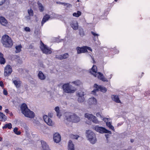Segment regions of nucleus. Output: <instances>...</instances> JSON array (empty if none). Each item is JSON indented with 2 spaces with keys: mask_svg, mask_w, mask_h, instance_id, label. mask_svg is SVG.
<instances>
[{
  "mask_svg": "<svg viewBox=\"0 0 150 150\" xmlns=\"http://www.w3.org/2000/svg\"><path fill=\"white\" fill-rule=\"evenodd\" d=\"M62 88L64 91L66 93H72L76 91V89L69 83H65L63 85Z\"/></svg>",
  "mask_w": 150,
  "mask_h": 150,
  "instance_id": "4",
  "label": "nucleus"
},
{
  "mask_svg": "<svg viewBox=\"0 0 150 150\" xmlns=\"http://www.w3.org/2000/svg\"><path fill=\"white\" fill-rule=\"evenodd\" d=\"M90 56H91V57L92 59V60H93V62H94L95 61L94 60V58H93L91 55H90Z\"/></svg>",
  "mask_w": 150,
  "mask_h": 150,
  "instance_id": "58",
  "label": "nucleus"
},
{
  "mask_svg": "<svg viewBox=\"0 0 150 150\" xmlns=\"http://www.w3.org/2000/svg\"><path fill=\"white\" fill-rule=\"evenodd\" d=\"M106 124L107 126L110 129H111L113 131H114V127L111 125V122H106Z\"/></svg>",
  "mask_w": 150,
  "mask_h": 150,
  "instance_id": "38",
  "label": "nucleus"
},
{
  "mask_svg": "<svg viewBox=\"0 0 150 150\" xmlns=\"http://www.w3.org/2000/svg\"><path fill=\"white\" fill-rule=\"evenodd\" d=\"M3 140V138L2 137L0 136V142H1Z\"/></svg>",
  "mask_w": 150,
  "mask_h": 150,
  "instance_id": "56",
  "label": "nucleus"
},
{
  "mask_svg": "<svg viewBox=\"0 0 150 150\" xmlns=\"http://www.w3.org/2000/svg\"><path fill=\"white\" fill-rule=\"evenodd\" d=\"M84 99V97H78V100L79 102L81 103L83 102Z\"/></svg>",
  "mask_w": 150,
  "mask_h": 150,
  "instance_id": "40",
  "label": "nucleus"
},
{
  "mask_svg": "<svg viewBox=\"0 0 150 150\" xmlns=\"http://www.w3.org/2000/svg\"><path fill=\"white\" fill-rule=\"evenodd\" d=\"M71 83L77 86H79L81 84V81L78 80L75 81H73Z\"/></svg>",
  "mask_w": 150,
  "mask_h": 150,
  "instance_id": "34",
  "label": "nucleus"
},
{
  "mask_svg": "<svg viewBox=\"0 0 150 150\" xmlns=\"http://www.w3.org/2000/svg\"><path fill=\"white\" fill-rule=\"evenodd\" d=\"M1 42L3 45L6 47H11L13 44L11 38L7 35H4L2 36Z\"/></svg>",
  "mask_w": 150,
  "mask_h": 150,
  "instance_id": "2",
  "label": "nucleus"
},
{
  "mask_svg": "<svg viewBox=\"0 0 150 150\" xmlns=\"http://www.w3.org/2000/svg\"><path fill=\"white\" fill-rule=\"evenodd\" d=\"M45 125H47L49 126H53L54 125V122H45ZM44 127H45V128H46L47 127L45 125L44 126Z\"/></svg>",
  "mask_w": 150,
  "mask_h": 150,
  "instance_id": "41",
  "label": "nucleus"
},
{
  "mask_svg": "<svg viewBox=\"0 0 150 150\" xmlns=\"http://www.w3.org/2000/svg\"><path fill=\"white\" fill-rule=\"evenodd\" d=\"M70 25L74 30H77L78 28V24L76 21H72L70 24Z\"/></svg>",
  "mask_w": 150,
  "mask_h": 150,
  "instance_id": "17",
  "label": "nucleus"
},
{
  "mask_svg": "<svg viewBox=\"0 0 150 150\" xmlns=\"http://www.w3.org/2000/svg\"><path fill=\"white\" fill-rule=\"evenodd\" d=\"M64 118L68 121H70V120H75L76 119L78 118L75 114H72L70 112H66L64 114Z\"/></svg>",
  "mask_w": 150,
  "mask_h": 150,
  "instance_id": "6",
  "label": "nucleus"
},
{
  "mask_svg": "<svg viewBox=\"0 0 150 150\" xmlns=\"http://www.w3.org/2000/svg\"><path fill=\"white\" fill-rule=\"evenodd\" d=\"M119 52V51L117 50H116V53H118Z\"/></svg>",
  "mask_w": 150,
  "mask_h": 150,
  "instance_id": "60",
  "label": "nucleus"
},
{
  "mask_svg": "<svg viewBox=\"0 0 150 150\" xmlns=\"http://www.w3.org/2000/svg\"><path fill=\"white\" fill-rule=\"evenodd\" d=\"M58 16L56 14H54V16H53V17H52V16L51 17V18H56Z\"/></svg>",
  "mask_w": 150,
  "mask_h": 150,
  "instance_id": "49",
  "label": "nucleus"
},
{
  "mask_svg": "<svg viewBox=\"0 0 150 150\" xmlns=\"http://www.w3.org/2000/svg\"><path fill=\"white\" fill-rule=\"evenodd\" d=\"M12 71V69L11 66L9 65H7L4 68V76H9L11 74Z\"/></svg>",
  "mask_w": 150,
  "mask_h": 150,
  "instance_id": "11",
  "label": "nucleus"
},
{
  "mask_svg": "<svg viewBox=\"0 0 150 150\" xmlns=\"http://www.w3.org/2000/svg\"><path fill=\"white\" fill-rule=\"evenodd\" d=\"M0 23L2 25L5 26H7L8 25L7 20L2 16H0Z\"/></svg>",
  "mask_w": 150,
  "mask_h": 150,
  "instance_id": "15",
  "label": "nucleus"
},
{
  "mask_svg": "<svg viewBox=\"0 0 150 150\" xmlns=\"http://www.w3.org/2000/svg\"><path fill=\"white\" fill-rule=\"evenodd\" d=\"M41 142L43 150H49L50 149L48 145L44 141H41Z\"/></svg>",
  "mask_w": 150,
  "mask_h": 150,
  "instance_id": "19",
  "label": "nucleus"
},
{
  "mask_svg": "<svg viewBox=\"0 0 150 150\" xmlns=\"http://www.w3.org/2000/svg\"><path fill=\"white\" fill-rule=\"evenodd\" d=\"M79 136L78 135H75L72 134L71 135V137L72 139H78V138H79Z\"/></svg>",
  "mask_w": 150,
  "mask_h": 150,
  "instance_id": "43",
  "label": "nucleus"
},
{
  "mask_svg": "<svg viewBox=\"0 0 150 150\" xmlns=\"http://www.w3.org/2000/svg\"><path fill=\"white\" fill-rule=\"evenodd\" d=\"M35 33L36 35H38V34H40V33H39L38 32V31H36V30H35Z\"/></svg>",
  "mask_w": 150,
  "mask_h": 150,
  "instance_id": "51",
  "label": "nucleus"
},
{
  "mask_svg": "<svg viewBox=\"0 0 150 150\" xmlns=\"http://www.w3.org/2000/svg\"><path fill=\"white\" fill-rule=\"evenodd\" d=\"M44 120L45 122H52L51 118L47 115H44L43 116Z\"/></svg>",
  "mask_w": 150,
  "mask_h": 150,
  "instance_id": "29",
  "label": "nucleus"
},
{
  "mask_svg": "<svg viewBox=\"0 0 150 150\" xmlns=\"http://www.w3.org/2000/svg\"><path fill=\"white\" fill-rule=\"evenodd\" d=\"M77 1H79V0H77Z\"/></svg>",
  "mask_w": 150,
  "mask_h": 150,
  "instance_id": "64",
  "label": "nucleus"
},
{
  "mask_svg": "<svg viewBox=\"0 0 150 150\" xmlns=\"http://www.w3.org/2000/svg\"><path fill=\"white\" fill-rule=\"evenodd\" d=\"M54 110L56 112L57 116L60 118L62 116V114L60 112L59 107L58 106L54 108Z\"/></svg>",
  "mask_w": 150,
  "mask_h": 150,
  "instance_id": "27",
  "label": "nucleus"
},
{
  "mask_svg": "<svg viewBox=\"0 0 150 150\" xmlns=\"http://www.w3.org/2000/svg\"><path fill=\"white\" fill-rule=\"evenodd\" d=\"M69 56V55L67 53H65L63 54L60 55H56L55 56V58L59 59H65L68 58Z\"/></svg>",
  "mask_w": 150,
  "mask_h": 150,
  "instance_id": "16",
  "label": "nucleus"
},
{
  "mask_svg": "<svg viewBox=\"0 0 150 150\" xmlns=\"http://www.w3.org/2000/svg\"><path fill=\"white\" fill-rule=\"evenodd\" d=\"M37 4L38 5V8L39 11L40 12H43L45 10V8L44 6L39 1L38 2Z\"/></svg>",
  "mask_w": 150,
  "mask_h": 150,
  "instance_id": "22",
  "label": "nucleus"
},
{
  "mask_svg": "<svg viewBox=\"0 0 150 150\" xmlns=\"http://www.w3.org/2000/svg\"><path fill=\"white\" fill-rule=\"evenodd\" d=\"M13 131L14 133L17 135H19L21 134V132L19 131H18V128L16 127L14 129Z\"/></svg>",
  "mask_w": 150,
  "mask_h": 150,
  "instance_id": "37",
  "label": "nucleus"
},
{
  "mask_svg": "<svg viewBox=\"0 0 150 150\" xmlns=\"http://www.w3.org/2000/svg\"><path fill=\"white\" fill-rule=\"evenodd\" d=\"M38 76V78L41 80H44L46 78V76L41 71L39 72Z\"/></svg>",
  "mask_w": 150,
  "mask_h": 150,
  "instance_id": "21",
  "label": "nucleus"
},
{
  "mask_svg": "<svg viewBox=\"0 0 150 150\" xmlns=\"http://www.w3.org/2000/svg\"><path fill=\"white\" fill-rule=\"evenodd\" d=\"M68 150H74V145L71 140H69L68 143Z\"/></svg>",
  "mask_w": 150,
  "mask_h": 150,
  "instance_id": "20",
  "label": "nucleus"
},
{
  "mask_svg": "<svg viewBox=\"0 0 150 150\" xmlns=\"http://www.w3.org/2000/svg\"><path fill=\"white\" fill-rule=\"evenodd\" d=\"M2 107L1 105H0V111L2 110Z\"/></svg>",
  "mask_w": 150,
  "mask_h": 150,
  "instance_id": "59",
  "label": "nucleus"
},
{
  "mask_svg": "<svg viewBox=\"0 0 150 150\" xmlns=\"http://www.w3.org/2000/svg\"><path fill=\"white\" fill-rule=\"evenodd\" d=\"M21 45H17L15 47V52L16 53L19 52L21 51Z\"/></svg>",
  "mask_w": 150,
  "mask_h": 150,
  "instance_id": "31",
  "label": "nucleus"
},
{
  "mask_svg": "<svg viewBox=\"0 0 150 150\" xmlns=\"http://www.w3.org/2000/svg\"><path fill=\"white\" fill-rule=\"evenodd\" d=\"M24 30L26 32H28V28L27 27H26L25 28Z\"/></svg>",
  "mask_w": 150,
  "mask_h": 150,
  "instance_id": "53",
  "label": "nucleus"
},
{
  "mask_svg": "<svg viewBox=\"0 0 150 150\" xmlns=\"http://www.w3.org/2000/svg\"><path fill=\"white\" fill-rule=\"evenodd\" d=\"M118 0H115V1H117Z\"/></svg>",
  "mask_w": 150,
  "mask_h": 150,
  "instance_id": "63",
  "label": "nucleus"
},
{
  "mask_svg": "<svg viewBox=\"0 0 150 150\" xmlns=\"http://www.w3.org/2000/svg\"><path fill=\"white\" fill-rule=\"evenodd\" d=\"M97 69L96 66L93 65L91 68L90 73L92 75H93L95 77H97L98 78L103 81H108V79L105 78L103 76V74L100 72H97Z\"/></svg>",
  "mask_w": 150,
  "mask_h": 150,
  "instance_id": "1",
  "label": "nucleus"
},
{
  "mask_svg": "<svg viewBox=\"0 0 150 150\" xmlns=\"http://www.w3.org/2000/svg\"><path fill=\"white\" fill-rule=\"evenodd\" d=\"M94 129L97 132L101 133H109L111 134V132L103 127L97 126L94 127Z\"/></svg>",
  "mask_w": 150,
  "mask_h": 150,
  "instance_id": "7",
  "label": "nucleus"
},
{
  "mask_svg": "<svg viewBox=\"0 0 150 150\" xmlns=\"http://www.w3.org/2000/svg\"><path fill=\"white\" fill-rule=\"evenodd\" d=\"M9 111L8 109H6L5 110V112L6 113H8Z\"/></svg>",
  "mask_w": 150,
  "mask_h": 150,
  "instance_id": "52",
  "label": "nucleus"
},
{
  "mask_svg": "<svg viewBox=\"0 0 150 150\" xmlns=\"http://www.w3.org/2000/svg\"><path fill=\"white\" fill-rule=\"evenodd\" d=\"M94 87L95 89L92 91V93L93 94H95V93L99 90L103 92H105L107 91V89L101 86H98L96 84L94 85Z\"/></svg>",
  "mask_w": 150,
  "mask_h": 150,
  "instance_id": "9",
  "label": "nucleus"
},
{
  "mask_svg": "<svg viewBox=\"0 0 150 150\" xmlns=\"http://www.w3.org/2000/svg\"><path fill=\"white\" fill-rule=\"evenodd\" d=\"M7 117L2 112H0V120L2 121H6Z\"/></svg>",
  "mask_w": 150,
  "mask_h": 150,
  "instance_id": "25",
  "label": "nucleus"
},
{
  "mask_svg": "<svg viewBox=\"0 0 150 150\" xmlns=\"http://www.w3.org/2000/svg\"><path fill=\"white\" fill-rule=\"evenodd\" d=\"M79 33L81 36H83L84 35V33L83 30L82 28H80L79 30Z\"/></svg>",
  "mask_w": 150,
  "mask_h": 150,
  "instance_id": "42",
  "label": "nucleus"
},
{
  "mask_svg": "<svg viewBox=\"0 0 150 150\" xmlns=\"http://www.w3.org/2000/svg\"><path fill=\"white\" fill-rule=\"evenodd\" d=\"M101 112H98L96 113V115L97 117H100L101 119L104 122H110L112 121L111 119L108 116H107L106 117H103L102 115Z\"/></svg>",
  "mask_w": 150,
  "mask_h": 150,
  "instance_id": "13",
  "label": "nucleus"
},
{
  "mask_svg": "<svg viewBox=\"0 0 150 150\" xmlns=\"http://www.w3.org/2000/svg\"><path fill=\"white\" fill-rule=\"evenodd\" d=\"M61 139V136L59 133H56L54 134L53 135V140L54 142L58 143L60 142Z\"/></svg>",
  "mask_w": 150,
  "mask_h": 150,
  "instance_id": "14",
  "label": "nucleus"
},
{
  "mask_svg": "<svg viewBox=\"0 0 150 150\" xmlns=\"http://www.w3.org/2000/svg\"><path fill=\"white\" fill-rule=\"evenodd\" d=\"M81 14V11H78L77 12H75L73 14V15L74 16L76 17H78L80 16Z\"/></svg>",
  "mask_w": 150,
  "mask_h": 150,
  "instance_id": "33",
  "label": "nucleus"
},
{
  "mask_svg": "<svg viewBox=\"0 0 150 150\" xmlns=\"http://www.w3.org/2000/svg\"><path fill=\"white\" fill-rule=\"evenodd\" d=\"M48 116L49 117V118H52L53 116V114L52 113H48Z\"/></svg>",
  "mask_w": 150,
  "mask_h": 150,
  "instance_id": "46",
  "label": "nucleus"
},
{
  "mask_svg": "<svg viewBox=\"0 0 150 150\" xmlns=\"http://www.w3.org/2000/svg\"><path fill=\"white\" fill-rule=\"evenodd\" d=\"M34 13L33 11L31 9H30L29 11V16H33Z\"/></svg>",
  "mask_w": 150,
  "mask_h": 150,
  "instance_id": "44",
  "label": "nucleus"
},
{
  "mask_svg": "<svg viewBox=\"0 0 150 150\" xmlns=\"http://www.w3.org/2000/svg\"><path fill=\"white\" fill-rule=\"evenodd\" d=\"M13 83L16 88H18L20 87L21 83L20 81L19 80H14L13 81Z\"/></svg>",
  "mask_w": 150,
  "mask_h": 150,
  "instance_id": "30",
  "label": "nucleus"
},
{
  "mask_svg": "<svg viewBox=\"0 0 150 150\" xmlns=\"http://www.w3.org/2000/svg\"><path fill=\"white\" fill-rule=\"evenodd\" d=\"M33 46L32 45H30L29 47V48H31V49H32L33 47Z\"/></svg>",
  "mask_w": 150,
  "mask_h": 150,
  "instance_id": "55",
  "label": "nucleus"
},
{
  "mask_svg": "<svg viewBox=\"0 0 150 150\" xmlns=\"http://www.w3.org/2000/svg\"><path fill=\"white\" fill-rule=\"evenodd\" d=\"M78 54H80L85 53L87 51V50L91 51H92V50L90 47L86 46H84L83 47H77L76 48Z\"/></svg>",
  "mask_w": 150,
  "mask_h": 150,
  "instance_id": "10",
  "label": "nucleus"
},
{
  "mask_svg": "<svg viewBox=\"0 0 150 150\" xmlns=\"http://www.w3.org/2000/svg\"><path fill=\"white\" fill-rule=\"evenodd\" d=\"M5 0H0V6L3 4L5 2Z\"/></svg>",
  "mask_w": 150,
  "mask_h": 150,
  "instance_id": "47",
  "label": "nucleus"
},
{
  "mask_svg": "<svg viewBox=\"0 0 150 150\" xmlns=\"http://www.w3.org/2000/svg\"><path fill=\"white\" fill-rule=\"evenodd\" d=\"M77 95L78 97H84V92L82 91L78 92Z\"/></svg>",
  "mask_w": 150,
  "mask_h": 150,
  "instance_id": "39",
  "label": "nucleus"
},
{
  "mask_svg": "<svg viewBox=\"0 0 150 150\" xmlns=\"http://www.w3.org/2000/svg\"><path fill=\"white\" fill-rule=\"evenodd\" d=\"M7 128H8L9 129H11L12 128V125L11 123L6 124L3 127V129H6Z\"/></svg>",
  "mask_w": 150,
  "mask_h": 150,
  "instance_id": "36",
  "label": "nucleus"
},
{
  "mask_svg": "<svg viewBox=\"0 0 150 150\" xmlns=\"http://www.w3.org/2000/svg\"><path fill=\"white\" fill-rule=\"evenodd\" d=\"M88 103L89 105L95 104L96 103V100L94 98H90L88 100Z\"/></svg>",
  "mask_w": 150,
  "mask_h": 150,
  "instance_id": "24",
  "label": "nucleus"
},
{
  "mask_svg": "<svg viewBox=\"0 0 150 150\" xmlns=\"http://www.w3.org/2000/svg\"><path fill=\"white\" fill-rule=\"evenodd\" d=\"M51 17L50 15L48 14H46L43 17L41 22L42 25V26L47 21H48L50 18Z\"/></svg>",
  "mask_w": 150,
  "mask_h": 150,
  "instance_id": "18",
  "label": "nucleus"
},
{
  "mask_svg": "<svg viewBox=\"0 0 150 150\" xmlns=\"http://www.w3.org/2000/svg\"><path fill=\"white\" fill-rule=\"evenodd\" d=\"M57 3L58 4H62L64 6H67L68 7H71V5L70 4L62 3L60 1L57 2Z\"/></svg>",
  "mask_w": 150,
  "mask_h": 150,
  "instance_id": "35",
  "label": "nucleus"
},
{
  "mask_svg": "<svg viewBox=\"0 0 150 150\" xmlns=\"http://www.w3.org/2000/svg\"><path fill=\"white\" fill-rule=\"evenodd\" d=\"M22 113L27 117H28V108L27 105L25 103L22 104L20 107Z\"/></svg>",
  "mask_w": 150,
  "mask_h": 150,
  "instance_id": "8",
  "label": "nucleus"
},
{
  "mask_svg": "<svg viewBox=\"0 0 150 150\" xmlns=\"http://www.w3.org/2000/svg\"><path fill=\"white\" fill-rule=\"evenodd\" d=\"M86 134L88 140L91 144H94L96 143L97 141L96 136L93 132L90 130H86Z\"/></svg>",
  "mask_w": 150,
  "mask_h": 150,
  "instance_id": "3",
  "label": "nucleus"
},
{
  "mask_svg": "<svg viewBox=\"0 0 150 150\" xmlns=\"http://www.w3.org/2000/svg\"><path fill=\"white\" fill-rule=\"evenodd\" d=\"M30 31V29L29 28V32Z\"/></svg>",
  "mask_w": 150,
  "mask_h": 150,
  "instance_id": "62",
  "label": "nucleus"
},
{
  "mask_svg": "<svg viewBox=\"0 0 150 150\" xmlns=\"http://www.w3.org/2000/svg\"><path fill=\"white\" fill-rule=\"evenodd\" d=\"M10 115H12V113H10Z\"/></svg>",
  "mask_w": 150,
  "mask_h": 150,
  "instance_id": "61",
  "label": "nucleus"
},
{
  "mask_svg": "<svg viewBox=\"0 0 150 150\" xmlns=\"http://www.w3.org/2000/svg\"><path fill=\"white\" fill-rule=\"evenodd\" d=\"M3 57V54L0 52V63L1 64H4L5 63V60Z\"/></svg>",
  "mask_w": 150,
  "mask_h": 150,
  "instance_id": "28",
  "label": "nucleus"
},
{
  "mask_svg": "<svg viewBox=\"0 0 150 150\" xmlns=\"http://www.w3.org/2000/svg\"><path fill=\"white\" fill-rule=\"evenodd\" d=\"M106 77H108V79H110L112 78V74H110V75L109 76H108L107 75H106Z\"/></svg>",
  "mask_w": 150,
  "mask_h": 150,
  "instance_id": "48",
  "label": "nucleus"
},
{
  "mask_svg": "<svg viewBox=\"0 0 150 150\" xmlns=\"http://www.w3.org/2000/svg\"><path fill=\"white\" fill-rule=\"evenodd\" d=\"M0 86L2 87H3L4 86L3 83L2 81H0Z\"/></svg>",
  "mask_w": 150,
  "mask_h": 150,
  "instance_id": "50",
  "label": "nucleus"
},
{
  "mask_svg": "<svg viewBox=\"0 0 150 150\" xmlns=\"http://www.w3.org/2000/svg\"><path fill=\"white\" fill-rule=\"evenodd\" d=\"M29 3H30V2H33V0H29Z\"/></svg>",
  "mask_w": 150,
  "mask_h": 150,
  "instance_id": "57",
  "label": "nucleus"
},
{
  "mask_svg": "<svg viewBox=\"0 0 150 150\" xmlns=\"http://www.w3.org/2000/svg\"><path fill=\"white\" fill-rule=\"evenodd\" d=\"M105 136L106 138L107 139L109 137V135L108 134H105Z\"/></svg>",
  "mask_w": 150,
  "mask_h": 150,
  "instance_id": "54",
  "label": "nucleus"
},
{
  "mask_svg": "<svg viewBox=\"0 0 150 150\" xmlns=\"http://www.w3.org/2000/svg\"><path fill=\"white\" fill-rule=\"evenodd\" d=\"M40 46V48L43 53L46 54L51 53L52 52L51 49L48 47L46 45H44L41 41Z\"/></svg>",
  "mask_w": 150,
  "mask_h": 150,
  "instance_id": "5",
  "label": "nucleus"
},
{
  "mask_svg": "<svg viewBox=\"0 0 150 150\" xmlns=\"http://www.w3.org/2000/svg\"><path fill=\"white\" fill-rule=\"evenodd\" d=\"M84 117L90 121L92 122H96L97 121V117L93 114L89 113H86L85 114Z\"/></svg>",
  "mask_w": 150,
  "mask_h": 150,
  "instance_id": "12",
  "label": "nucleus"
},
{
  "mask_svg": "<svg viewBox=\"0 0 150 150\" xmlns=\"http://www.w3.org/2000/svg\"><path fill=\"white\" fill-rule=\"evenodd\" d=\"M111 98L112 100L117 103H120V100L118 96L112 95L111 96Z\"/></svg>",
  "mask_w": 150,
  "mask_h": 150,
  "instance_id": "23",
  "label": "nucleus"
},
{
  "mask_svg": "<svg viewBox=\"0 0 150 150\" xmlns=\"http://www.w3.org/2000/svg\"><path fill=\"white\" fill-rule=\"evenodd\" d=\"M91 33L93 35V38L94 41H95L98 40V36L99 35L93 31H91Z\"/></svg>",
  "mask_w": 150,
  "mask_h": 150,
  "instance_id": "26",
  "label": "nucleus"
},
{
  "mask_svg": "<svg viewBox=\"0 0 150 150\" xmlns=\"http://www.w3.org/2000/svg\"><path fill=\"white\" fill-rule=\"evenodd\" d=\"M3 93L4 94L5 96H7L8 94V92L5 89H4L3 90Z\"/></svg>",
  "mask_w": 150,
  "mask_h": 150,
  "instance_id": "45",
  "label": "nucleus"
},
{
  "mask_svg": "<svg viewBox=\"0 0 150 150\" xmlns=\"http://www.w3.org/2000/svg\"><path fill=\"white\" fill-rule=\"evenodd\" d=\"M35 115L34 113L29 109V118H33L34 117Z\"/></svg>",
  "mask_w": 150,
  "mask_h": 150,
  "instance_id": "32",
  "label": "nucleus"
}]
</instances>
